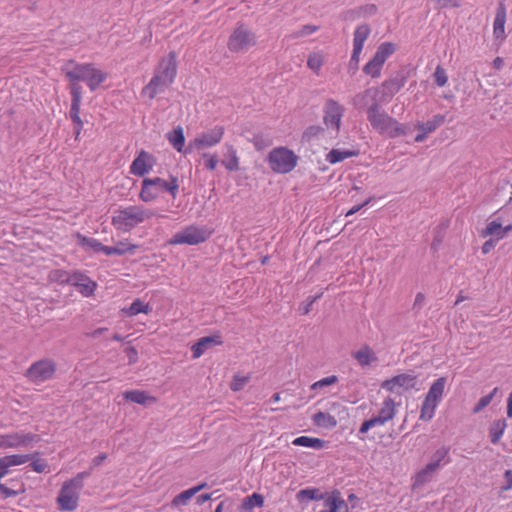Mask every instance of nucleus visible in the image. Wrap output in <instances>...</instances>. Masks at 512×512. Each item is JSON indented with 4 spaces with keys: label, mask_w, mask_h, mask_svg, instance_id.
<instances>
[{
    "label": "nucleus",
    "mask_w": 512,
    "mask_h": 512,
    "mask_svg": "<svg viewBox=\"0 0 512 512\" xmlns=\"http://www.w3.org/2000/svg\"><path fill=\"white\" fill-rule=\"evenodd\" d=\"M177 76V54L170 51L167 56L160 59L153 76L142 90L141 95L153 100L164 93L174 82Z\"/></svg>",
    "instance_id": "f257e3e1"
},
{
    "label": "nucleus",
    "mask_w": 512,
    "mask_h": 512,
    "mask_svg": "<svg viewBox=\"0 0 512 512\" xmlns=\"http://www.w3.org/2000/svg\"><path fill=\"white\" fill-rule=\"evenodd\" d=\"M63 72L70 82L83 81L91 91L97 90L108 77L107 73L97 68L92 63H78L74 60L67 61Z\"/></svg>",
    "instance_id": "f03ea898"
},
{
    "label": "nucleus",
    "mask_w": 512,
    "mask_h": 512,
    "mask_svg": "<svg viewBox=\"0 0 512 512\" xmlns=\"http://www.w3.org/2000/svg\"><path fill=\"white\" fill-rule=\"evenodd\" d=\"M154 213L139 205H130L114 212L111 224L121 232H130L135 227L152 218Z\"/></svg>",
    "instance_id": "7ed1b4c3"
},
{
    "label": "nucleus",
    "mask_w": 512,
    "mask_h": 512,
    "mask_svg": "<svg viewBox=\"0 0 512 512\" xmlns=\"http://www.w3.org/2000/svg\"><path fill=\"white\" fill-rule=\"evenodd\" d=\"M90 476V472H80L72 479L63 483L56 502L61 511H75L78 508L80 492L84 487V480Z\"/></svg>",
    "instance_id": "20e7f679"
},
{
    "label": "nucleus",
    "mask_w": 512,
    "mask_h": 512,
    "mask_svg": "<svg viewBox=\"0 0 512 512\" xmlns=\"http://www.w3.org/2000/svg\"><path fill=\"white\" fill-rule=\"evenodd\" d=\"M367 118L372 128L379 134L389 138H396L406 134V127L396 119L381 111L375 103L367 110Z\"/></svg>",
    "instance_id": "39448f33"
},
{
    "label": "nucleus",
    "mask_w": 512,
    "mask_h": 512,
    "mask_svg": "<svg viewBox=\"0 0 512 512\" xmlns=\"http://www.w3.org/2000/svg\"><path fill=\"white\" fill-rule=\"evenodd\" d=\"M299 157L285 146L273 148L267 157L270 169L277 174H287L298 165Z\"/></svg>",
    "instance_id": "423d86ee"
},
{
    "label": "nucleus",
    "mask_w": 512,
    "mask_h": 512,
    "mask_svg": "<svg viewBox=\"0 0 512 512\" xmlns=\"http://www.w3.org/2000/svg\"><path fill=\"white\" fill-rule=\"evenodd\" d=\"M396 50L397 46L392 42L381 43L377 47L373 57L364 65L363 72L371 78H379L385 62Z\"/></svg>",
    "instance_id": "0eeeda50"
},
{
    "label": "nucleus",
    "mask_w": 512,
    "mask_h": 512,
    "mask_svg": "<svg viewBox=\"0 0 512 512\" xmlns=\"http://www.w3.org/2000/svg\"><path fill=\"white\" fill-rule=\"evenodd\" d=\"M256 45V36L245 24H238L227 42V48L232 53L245 52Z\"/></svg>",
    "instance_id": "6e6552de"
},
{
    "label": "nucleus",
    "mask_w": 512,
    "mask_h": 512,
    "mask_svg": "<svg viewBox=\"0 0 512 512\" xmlns=\"http://www.w3.org/2000/svg\"><path fill=\"white\" fill-rule=\"evenodd\" d=\"M57 371V364L53 359H40L30 365L25 372L27 380L33 384L39 385L51 380Z\"/></svg>",
    "instance_id": "1a4fd4ad"
},
{
    "label": "nucleus",
    "mask_w": 512,
    "mask_h": 512,
    "mask_svg": "<svg viewBox=\"0 0 512 512\" xmlns=\"http://www.w3.org/2000/svg\"><path fill=\"white\" fill-rule=\"evenodd\" d=\"M396 408L397 404L393 398H385L377 412V415L373 416L367 421H364L360 426L359 432L365 434L371 428L384 426L387 422L394 419L396 415Z\"/></svg>",
    "instance_id": "9d476101"
},
{
    "label": "nucleus",
    "mask_w": 512,
    "mask_h": 512,
    "mask_svg": "<svg viewBox=\"0 0 512 512\" xmlns=\"http://www.w3.org/2000/svg\"><path fill=\"white\" fill-rule=\"evenodd\" d=\"M210 234L204 227L190 225L175 233L168 243L170 245H198L205 242Z\"/></svg>",
    "instance_id": "9b49d317"
},
{
    "label": "nucleus",
    "mask_w": 512,
    "mask_h": 512,
    "mask_svg": "<svg viewBox=\"0 0 512 512\" xmlns=\"http://www.w3.org/2000/svg\"><path fill=\"white\" fill-rule=\"evenodd\" d=\"M344 115V107L336 100L327 99L323 105V123L328 130L338 133Z\"/></svg>",
    "instance_id": "f8f14e48"
},
{
    "label": "nucleus",
    "mask_w": 512,
    "mask_h": 512,
    "mask_svg": "<svg viewBox=\"0 0 512 512\" xmlns=\"http://www.w3.org/2000/svg\"><path fill=\"white\" fill-rule=\"evenodd\" d=\"M418 378L413 373H401L382 382L381 388L390 393L402 394L416 388Z\"/></svg>",
    "instance_id": "ddd939ff"
},
{
    "label": "nucleus",
    "mask_w": 512,
    "mask_h": 512,
    "mask_svg": "<svg viewBox=\"0 0 512 512\" xmlns=\"http://www.w3.org/2000/svg\"><path fill=\"white\" fill-rule=\"evenodd\" d=\"M39 437L33 433L14 432L0 435V449L27 447L38 442Z\"/></svg>",
    "instance_id": "4468645a"
},
{
    "label": "nucleus",
    "mask_w": 512,
    "mask_h": 512,
    "mask_svg": "<svg viewBox=\"0 0 512 512\" xmlns=\"http://www.w3.org/2000/svg\"><path fill=\"white\" fill-rule=\"evenodd\" d=\"M156 165V158L153 154L141 149L132 161L129 172L134 176L143 177L149 174Z\"/></svg>",
    "instance_id": "2eb2a0df"
},
{
    "label": "nucleus",
    "mask_w": 512,
    "mask_h": 512,
    "mask_svg": "<svg viewBox=\"0 0 512 512\" xmlns=\"http://www.w3.org/2000/svg\"><path fill=\"white\" fill-rule=\"evenodd\" d=\"M224 127L223 126H215L211 130L201 133L198 137L193 139L189 147L197 150L213 147L221 142L224 136Z\"/></svg>",
    "instance_id": "dca6fc26"
},
{
    "label": "nucleus",
    "mask_w": 512,
    "mask_h": 512,
    "mask_svg": "<svg viewBox=\"0 0 512 512\" xmlns=\"http://www.w3.org/2000/svg\"><path fill=\"white\" fill-rule=\"evenodd\" d=\"M370 33L371 29L367 24L357 26L354 31L353 51L350 58V64H354L355 69H357L358 64L361 60V54L364 48V44L368 37L370 36Z\"/></svg>",
    "instance_id": "f3484780"
},
{
    "label": "nucleus",
    "mask_w": 512,
    "mask_h": 512,
    "mask_svg": "<svg viewBox=\"0 0 512 512\" xmlns=\"http://www.w3.org/2000/svg\"><path fill=\"white\" fill-rule=\"evenodd\" d=\"M223 341L219 334L200 338L191 346L192 358H200L207 350L214 346L222 345Z\"/></svg>",
    "instance_id": "a211bd4d"
},
{
    "label": "nucleus",
    "mask_w": 512,
    "mask_h": 512,
    "mask_svg": "<svg viewBox=\"0 0 512 512\" xmlns=\"http://www.w3.org/2000/svg\"><path fill=\"white\" fill-rule=\"evenodd\" d=\"M70 285H73L85 297H90L94 294L97 284L88 276L81 272H73Z\"/></svg>",
    "instance_id": "6ab92c4d"
},
{
    "label": "nucleus",
    "mask_w": 512,
    "mask_h": 512,
    "mask_svg": "<svg viewBox=\"0 0 512 512\" xmlns=\"http://www.w3.org/2000/svg\"><path fill=\"white\" fill-rule=\"evenodd\" d=\"M445 122V116L441 114L435 115L431 120L426 123H419L416 128L419 133L415 137V142H423L430 133H433L439 126Z\"/></svg>",
    "instance_id": "aec40b11"
},
{
    "label": "nucleus",
    "mask_w": 512,
    "mask_h": 512,
    "mask_svg": "<svg viewBox=\"0 0 512 512\" xmlns=\"http://www.w3.org/2000/svg\"><path fill=\"white\" fill-rule=\"evenodd\" d=\"M352 357L357 361L358 365L362 368L371 366L378 362V357L376 353L368 345H363L358 350L352 352Z\"/></svg>",
    "instance_id": "412c9836"
},
{
    "label": "nucleus",
    "mask_w": 512,
    "mask_h": 512,
    "mask_svg": "<svg viewBox=\"0 0 512 512\" xmlns=\"http://www.w3.org/2000/svg\"><path fill=\"white\" fill-rule=\"evenodd\" d=\"M506 9L504 6H500L495 14L493 22V36L496 40L503 42L506 38L505 24H506Z\"/></svg>",
    "instance_id": "4be33fe9"
},
{
    "label": "nucleus",
    "mask_w": 512,
    "mask_h": 512,
    "mask_svg": "<svg viewBox=\"0 0 512 512\" xmlns=\"http://www.w3.org/2000/svg\"><path fill=\"white\" fill-rule=\"evenodd\" d=\"M160 194L162 192H168L173 199H176L179 190V181L175 176H170L168 180L160 177L151 178Z\"/></svg>",
    "instance_id": "5701e85b"
},
{
    "label": "nucleus",
    "mask_w": 512,
    "mask_h": 512,
    "mask_svg": "<svg viewBox=\"0 0 512 512\" xmlns=\"http://www.w3.org/2000/svg\"><path fill=\"white\" fill-rule=\"evenodd\" d=\"M512 231V225L502 226L501 223L493 220L489 222L486 227L481 231L482 237L493 236L494 240L499 241L503 239L508 232Z\"/></svg>",
    "instance_id": "b1692460"
},
{
    "label": "nucleus",
    "mask_w": 512,
    "mask_h": 512,
    "mask_svg": "<svg viewBox=\"0 0 512 512\" xmlns=\"http://www.w3.org/2000/svg\"><path fill=\"white\" fill-rule=\"evenodd\" d=\"M160 196V192L151 178H145L142 181L139 199L145 203L152 202Z\"/></svg>",
    "instance_id": "393cba45"
},
{
    "label": "nucleus",
    "mask_w": 512,
    "mask_h": 512,
    "mask_svg": "<svg viewBox=\"0 0 512 512\" xmlns=\"http://www.w3.org/2000/svg\"><path fill=\"white\" fill-rule=\"evenodd\" d=\"M123 398L127 401L137 403L140 405H147L157 402V398L149 395L145 391L130 390L123 393Z\"/></svg>",
    "instance_id": "a878e982"
},
{
    "label": "nucleus",
    "mask_w": 512,
    "mask_h": 512,
    "mask_svg": "<svg viewBox=\"0 0 512 512\" xmlns=\"http://www.w3.org/2000/svg\"><path fill=\"white\" fill-rule=\"evenodd\" d=\"M445 386H446V378L445 377L438 378L437 380H435L432 383V385L430 386L425 397L440 404V402L444 396Z\"/></svg>",
    "instance_id": "bb28decb"
},
{
    "label": "nucleus",
    "mask_w": 512,
    "mask_h": 512,
    "mask_svg": "<svg viewBox=\"0 0 512 512\" xmlns=\"http://www.w3.org/2000/svg\"><path fill=\"white\" fill-rule=\"evenodd\" d=\"M325 507L329 512H349L346 501L340 496V493H333L325 501Z\"/></svg>",
    "instance_id": "cd10ccee"
},
{
    "label": "nucleus",
    "mask_w": 512,
    "mask_h": 512,
    "mask_svg": "<svg viewBox=\"0 0 512 512\" xmlns=\"http://www.w3.org/2000/svg\"><path fill=\"white\" fill-rule=\"evenodd\" d=\"M292 444L295 446H301V447H307L312 448L315 450H321L325 447L326 441L316 438V437H309V436H300L295 438L292 441Z\"/></svg>",
    "instance_id": "c85d7f7f"
},
{
    "label": "nucleus",
    "mask_w": 512,
    "mask_h": 512,
    "mask_svg": "<svg viewBox=\"0 0 512 512\" xmlns=\"http://www.w3.org/2000/svg\"><path fill=\"white\" fill-rule=\"evenodd\" d=\"M29 460V454H12L0 458V461L7 474L9 473L10 467L23 465L27 463Z\"/></svg>",
    "instance_id": "c756f323"
},
{
    "label": "nucleus",
    "mask_w": 512,
    "mask_h": 512,
    "mask_svg": "<svg viewBox=\"0 0 512 512\" xmlns=\"http://www.w3.org/2000/svg\"><path fill=\"white\" fill-rule=\"evenodd\" d=\"M167 139L172 147L178 152H182L185 145L184 131L181 126H177L167 135Z\"/></svg>",
    "instance_id": "7c9ffc66"
},
{
    "label": "nucleus",
    "mask_w": 512,
    "mask_h": 512,
    "mask_svg": "<svg viewBox=\"0 0 512 512\" xmlns=\"http://www.w3.org/2000/svg\"><path fill=\"white\" fill-rule=\"evenodd\" d=\"M439 468L438 464L430 461L414 478V486H421L427 482Z\"/></svg>",
    "instance_id": "2f4dec72"
},
{
    "label": "nucleus",
    "mask_w": 512,
    "mask_h": 512,
    "mask_svg": "<svg viewBox=\"0 0 512 512\" xmlns=\"http://www.w3.org/2000/svg\"><path fill=\"white\" fill-rule=\"evenodd\" d=\"M438 405L439 403L425 397L421 405L419 419L424 422L431 421Z\"/></svg>",
    "instance_id": "473e14b6"
},
{
    "label": "nucleus",
    "mask_w": 512,
    "mask_h": 512,
    "mask_svg": "<svg viewBox=\"0 0 512 512\" xmlns=\"http://www.w3.org/2000/svg\"><path fill=\"white\" fill-rule=\"evenodd\" d=\"M206 486L205 483L200 484L198 486L187 489L180 494H178L172 501L173 506H183L188 503V501L195 496L199 491H201Z\"/></svg>",
    "instance_id": "72a5a7b5"
},
{
    "label": "nucleus",
    "mask_w": 512,
    "mask_h": 512,
    "mask_svg": "<svg viewBox=\"0 0 512 512\" xmlns=\"http://www.w3.org/2000/svg\"><path fill=\"white\" fill-rule=\"evenodd\" d=\"M313 423L322 428H333L337 425V421L334 416L327 412L319 411L312 417Z\"/></svg>",
    "instance_id": "f704fd0d"
},
{
    "label": "nucleus",
    "mask_w": 512,
    "mask_h": 512,
    "mask_svg": "<svg viewBox=\"0 0 512 512\" xmlns=\"http://www.w3.org/2000/svg\"><path fill=\"white\" fill-rule=\"evenodd\" d=\"M73 277V272H69L64 269H55L49 272L48 280L51 283H56L60 285L70 284L71 279Z\"/></svg>",
    "instance_id": "c9c22d12"
},
{
    "label": "nucleus",
    "mask_w": 512,
    "mask_h": 512,
    "mask_svg": "<svg viewBox=\"0 0 512 512\" xmlns=\"http://www.w3.org/2000/svg\"><path fill=\"white\" fill-rule=\"evenodd\" d=\"M358 153L356 151L351 150H342V149H332L326 155V161L330 164H336L344 161L350 157L356 156Z\"/></svg>",
    "instance_id": "e433bc0d"
},
{
    "label": "nucleus",
    "mask_w": 512,
    "mask_h": 512,
    "mask_svg": "<svg viewBox=\"0 0 512 512\" xmlns=\"http://www.w3.org/2000/svg\"><path fill=\"white\" fill-rule=\"evenodd\" d=\"M507 424L505 420H496L489 427V437L493 444H497L502 438Z\"/></svg>",
    "instance_id": "4c0bfd02"
},
{
    "label": "nucleus",
    "mask_w": 512,
    "mask_h": 512,
    "mask_svg": "<svg viewBox=\"0 0 512 512\" xmlns=\"http://www.w3.org/2000/svg\"><path fill=\"white\" fill-rule=\"evenodd\" d=\"M222 165L228 171H237L239 169V157L233 146H228L226 156L222 160Z\"/></svg>",
    "instance_id": "58836bf2"
},
{
    "label": "nucleus",
    "mask_w": 512,
    "mask_h": 512,
    "mask_svg": "<svg viewBox=\"0 0 512 512\" xmlns=\"http://www.w3.org/2000/svg\"><path fill=\"white\" fill-rule=\"evenodd\" d=\"M128 316H136L140 313L149 314L151 312V307L149 304L142 302L140 299H135L132 304L123 309Z\"/></svg>",
    "instance_id": "ea45409f"
},
{
    "label": "nucleus",
    "mask_w": 512,
    "mask_h": 512,
    "mask_svg": "<svg viewBox=\"0 0 512 512\" xmlns=\"http://www.w3.org/2000/svg\"><path fill=\"white\" fill-rule=\"evenodd\" d=\"M324 54L322 52L310 53L307 59V66L316 75L320 74L321 68L324 64Z\"/></svg>",
    "instance_id": "a19ab883"
},
{
    "label": "nucleus",
    "mask_w": 512,
    "mask_h": 512,
    "mask_svg": "<svg viewBox=\"0 0 512 512\" xmlns=\"http://www.w3.org/2000/svg\"><path fill=\"white\" fill-rule=\"evenodd\" d=\"M30 455V466L32 470L36 473H47L49 472V464L45 459L39 457V452H34Z\"/></svg>",
    "instance_id": "79ce46f5"
},
{
    "label": "nucleus",
    "mask_w": 512,
    "mask_h": 512,
    "mask_svg": "<svg viewBox=\"0 0 512 512\" xmlns=\"http://www.w3.org/2000/svg\"><path fill=\"white\" fill-rule=\"evenodd\" d=\"M403 84L404 83L402 80H398L396 78L385 80L382 83L384 95H386L388 97L394 96L401 90V88L403 87Z\"/></svg>",
    "instance_id": "37998d69"
},
{
    "label": "nucleus",
    "mask_w": 512,
    "mask_h": 512,
    "mask_svg": "<svg viewBox=\"0 0 512 512\" xmlns=\"http://www.w3.org/2000/svg\"><path fill=\"white\" fill-rule=\"evenodd\" d=\"M250 379V374L236 373L230 382V389L234 392L241 391L248 384Z\"/></svg>",
    "instance_id": "c03bdc74"
},
{
    "label": "nucleus",
    "mask_w": 512,
    "mask_h": 512,
    "mask_svg": "<svg viewBox=\"0 0 512 512\" xmlns=\"http://www.w3.org/2000/svg\"><path fill=\"white\" fill-rule=\"evenodd\" d=\"M75 237L82 247L92 249L95 252H100L102 243L97 239L86 237L80 233H76Z\"/></svg>",
    "instance_id": "a18cd8bd"
},
{
    "label": "nucleus",
    "mask_w": 512,
    "mask_h": 512,
    "mask_svg": "<svg viewBox=\"0 0 512 512\" xmlns=\"http://www.w3.org/2000/svg\"><path fill=\"white\" fill-rule=\"evenodd\" d=\"M324 133V128L319 125H311L303 132L302 138L306 142H311L314 139L319 138Z\"/></svg>",
    "instance_id": "49530a36"
},
{
    "label": "nucleus",
    "mask_w": 512,
    "mask_h": 512,
    "mask_svg": "<svg viewBox=\"0 0 512 512\" xmlns=\"http://www.w3.org/2000/svg\"><path fill=\"white\" fill-rule=\"evenodd\" d=\"M338 381H339L338 376L330 375L328 377L322 378V379L314 382L310 386V389L312 391H319V390L324 389L325 387H328V386L336 384Z\"/></svg>",
    "instance_id": "de8ad7c7"
},
{
    "label": "nucleus",
    "mask_w": 512,
    "mask_h": 512,
    "mask_svg": "<svg viewBox=\"0 0 512 512\" xmlns=\"http://www.w3.org/2000/svg\"><path fill=\"white\" fill-rule=\"evenodd\" d=\"M264 498L258 493H253L251 496L245 498L243 502V508L252 509L253 507H263Z\"/></svg>",
    "instance_id": "09e8293b"
},
{
    "label": "nucleus",
    "mask_w": 512,
    "mask_h": 512,
    "mask_svg": "<svg viewBox=\"0 0 512 512\" xmlns=\"http://www.w3.org/2000/svg\"><path fill=\"white\" fill-rule=\"evenodd\" d=\"M497 392L498 388L496 387L488 395L481 397L476 406L474 407L473 412L477 414L484 408H486L491 403Z\"/></svg>",
    "instance_id": "8fccbe9b"
},
{
    "label": "nucleus",
    "mask_w": 512,
    "mask_h": 512,
    "mask_svg": "<svg viewBox=\"0 0 512 512\" xmlns=\"http://www.w3.org/2000/svg\"><path fill=\"white\" fill-rule=\"evenodd\" d=\"M434 81L438 87H444L448 83V76L445 69L438 65L434 72Z\"/></svg>",
    "instance_id": "3c124183"
},
{
    "label": "nucleus",
    "mask_w": 512,
    "mask_h": 512,
    "mask_svg": "<svg viewBox=\"0 0 512 512\" xmlns=\"http://www.w3.org/2000/svg\"><path fill=\"white\" fill-rule=\"evenodd\" d=\"M297 499L299 501L303 500H315L318 499V490L314 488H306L302 489L297 493Z\"/></svg>",
    "instance_id": "603ef678"
},
{
    "label": "nucleus",
    "mask_w": 512,
    "mask_h": 512,
    "mask_svg": "<svg viewBox=\"0 0 512 512\" xmlns=\"http://www.w3.org/2000/svg\"><path fill=\"white\" fill-rule=\"evenodd\" d=\"M115 248L118 251V255H124L126 253H133L138 246L136 244H131L128 240L120 241L116 244Z\"/></svg>",
    "instance_id": "864d4df0"
},
{
    "label": "nucleus",
    "mask_w": 512,
    "mask_h": 512,
    "mask_svg": "<svg viewBox=\"0 0 512 512\" xmlns=\"http://www.w3.org/2000/svg\"><path fill=\"white\" fill-rule=\"evenodd\" d=\"M81 102L71 101L70 118L74 124H80L82 119L80 117Z\"/></svg>",
    "instance_id": "5fc2aeb1"
},
{
    "label": "nucleus",
    "mask_w": 512,
    "mask_h": 512,
    "mask_svg": "<svg viewBox=\"0 0 512 512\" xmlns=\"http://www.w3.org/2000/svg\"><path fill=\"white\" fill-rule=\"evenodd\" d=\"M70 94L72 97L71 101H82V87L78 84V82H70Z\"/></svg>",
    "instance_id": "6e6d98bb"
},
{
    "label": "nucleus",
    "mask_w": 512,
    "mask_h": 512,
    "mask_svg": "<svg viewBox=\"0 0 512 512\" xmlns=\"http://www.w3.org/2000/svg\"><path fill=\"white\" fill-rule=\"evenodd\" d=\"M376 93H377L376 89H367L363 93L357 94L354 97V100H353L354 101V105L355 106L364 105L365 102H366L367 97H369L372 94L376 95Z\"/></svg>",
    "instance_id": "4d7b16f0"
},
{
    "label": "nucleus",
    "mask_w": 512,
    "mask_h": 512,
    "mask_svg": "<svg viewBox=\"0 0 512 512\" xmlns=\"http://www.w3.org/2000/svg\"><path fill=\"white\" fill-rule=\"evenodd\" d=\"M448 453H449L448 449L445 447H442V448L438 449L437 451H435V453L433 454L430 461H433L434 463L438 464V466L440 467L442 462L447 458Z\"/></svg>",
    "instance_id": "13d9d810"
},
{
    "label": "nucleus",
    "mask_w": 512,
    "mask_h": 512,
    "mask_svg": "<svg viewBox=\"0 0 512 512\" xmlns=\"http://www.w3.org/2000/svg\"><path fill=\"white\" fill-rule=\"evenodd\" d=\"M203 159L205 160V167L208 170L213 171V170H215L217 168L218 158H217L216 155L204 153L203 154Z\"/></svg>",
    "instance_id": "bf43d9fd"
},
{
    "label": "nucleus",
    "mask_w": 512,
    "mask_h": 512,
    "mask_svg": "<svg viewBox=\"0 0 512 512\" xmlns=\"http://www.w3.org/2000/svg\"><path fill=\"white\" fill-rule=\"evenodd\" d=\"M429 2H436L439 8H457L459 3L456 0H428Z\"/></svg>",
    "instance_id": "052dcab7"
},
{
    "label": "nucleus",
    "mask_w": 512,
    "mask_h": 512,
    "mask_svg": "<svg viewBox=\"0 0 512 512\" xmlns=\"http://www.w3.org/2000/svg\"><path fill=\"white\" fill-rule=\"evenodd\" d=\"M252 143L257 150H262L265 147L271 145V142H265L261 135H255L253 137Z\"/></svg>",
    "instance_id": "680f3d73"
},
{
    "label": "nucleus",
    "mask_w": 512,
    "mask_h": 512,
    "mask_svg": "<svg viewBox=\"0 0 512 512\" xmlns=\"http://www.w3.org/2000/svg\"><path fill=\"white\" fill-rule=\"evenodd\" d=\"M126 355L128 357L129 363L134 364L138 361V352L135 347H128L126 350Z\"/></svg>",
    "instance_id": "e2e57ef3"
},
{
    "label": "nucleus",
    "mask_w": 512,
    "mask_h": 512,
    "mask_svg": "<svg viewBox=\"0 0 512 512\" xmlns=\"http://www.w3.org/2000/svg\"><path fill=\"white\" fill-rule=\"evenodd\" d=\"M496 242H497V241H496V240H494V239H490V240L486 241V242L482 245V248H481L482 253H483L484 255H486V254L490 253V252L494 249V247H495V245H496Z\"/></svg>",
    "instance_id": "0e129e2a"
},
{
    "label": "nucleus",
    "mask_w": 512,
    "mask_h": 512,
    "mask_svg": "<svg viewBox=\"0 0 512 512\" xmlns=\"http://www.w3.org/2000/svg\"><path fill=\"white\" fill-rule=\"evenodd\" d=\"M318 30V27L313 25H305L302 27L300 31V35H310L315 33Z\"/></svg>",
    "instance_id": "69168bd1"
},
{
    "label": "nucleus",
    "mask_w": 512,
    "mask_h": 512,
    "mask_svg": "<svg viewBox=\"0 0 512 512\" xmlns=\"http://www.w3.org/2000/svg\"><path fill=\"white\" fill-rule=\"evenodd\" d=\"M100 252L110 256V255H118V250L114 247L105 246L102 244Z\"/></svg>",
    "instance_id": "338daca9"
},
{
    "label": "nucleus",
    "mask_w": 512,
    "mask_h": 512,
    "mask_svg": "<svg viewBox=\"0 0 512 512\" xmlns=\"http://www.w3.org/2000/svg\"><path fill=\"white\" fill-rule=\"evenodd\" d=\"M0 493L5 497V498H8V497H13V496H16V492L7 488L6 486L0 484Z\"/></svg>",
    "instance_id": "774afa93"
}]
</instances>
